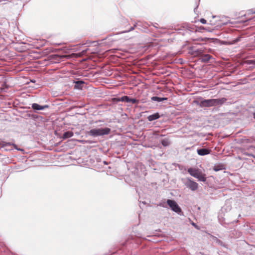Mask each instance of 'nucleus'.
Segmentation results:
<instances>
[{"label": "nucleus", "instance_id": "9b49d317", "mask_svg": "<svg viewBox=\"0 0 255 255\" xmlns=\"http://www.w3.org/2000/svg\"><path fill=\"white\" fill-rule=\"evenodd\" d=\"M212 58V56L209 54L202 55L200 59L203 62H208Z\"/></svg>", "mask_w": 255, "mask_h": 255}, {"label": "nucleus", "instance_id": "1a4fd4ad", "mask_svg": "<svg viewBox=\"0 0 255 255\" xmlns=\"http://www.w3.org/2000/svg\"><path fill=\"white\" fill-rule=\"evenodd\" d=\"M160 118L159 114L158 113H154L152 115H150L147 117V119L149 121L151 122Z\"/></svg>", "mask_w": 255, "mask_h": 255}, {"label": "nucleus", "instance_id": "0eeeda50", "mask_svg": "<svg viewBox=\"0 0 255 255\" xmlns=\"http://www.w3.org/2000/svg\"><path fill=\"white\" fill-rule=\"evenodd\" d=\"M211 150L206 148H201L197 150V153L200 155H205L210 153Z\"/></svg>", "mask_w": 255, "mask_h": 255}, {"label": "nucleus", "instance_id": "412c9836", "mask_svg": "<svg viewBox=\"0 0 255 255\" xmlns=\"http://www.w3.org/2000/svg\"><path fill=\"white\" fill-rule=\"evenodd\" d=\"M193 225L195 227H196V225L194 223H193Z\"/></svg>", "mask_w": 255, "mask_h": 255}, {"label": "nucleus", "instance_id": "6ab92c4d", "mask_svg": "<svg viewBox=\"0 0 255 255\" xmlns=\"http://www.w3.org/2000/svg\"><path fill=\"white\" fill-rule=\"evenodd\" d=\"M133 29H134V27H131L130 28V29L128 31H131V30H133Z\"/></svg>", "mask_w": 255, "mask_h": 255}, {"label": "nucleus", "instance_id": "9d476101", "mask_svg": "<svg viewBox=\"0 0 255 255\" xmlns=\"http://www.w3.org/2000/svg\"><path fill=\"white\" fill-rule=\"evenodd\" d=\"M73 135H74V133L72 131H66L64 133L63 136H62V138L63 139H65L66 138H68L73 136Z\"/></svg>", "mask_w": 255, "mask_h": 255}, {"label": "nucleus", "instance_id": "f257e3e1", "mask_svg": "<svg viewBox=\"0 0 255 255\" xmlns=\"http://www.w3.org/2000/svg\"><path fill=\"white\" fill-rule=\"evenodd\" d=\"M226 101V99L223 98L221 99H212L204 100L199 104V106L201 107H210L216 106L217 105H222Z\"/></svg>", "mask_w": 255, "mask_h": 255}, {"label": "nucleus", "instance_id": "20e7f679", "mask_svg": "<svg viewBox=\"0 0 255 255\" xmlns=\"http://www.w3.org/2000/svg\"><path fill=\"white\" fill-rule=\"evenodd\" d=\"M114 101L116 102H126L127 103H131L132 104H138V101L135 99H131L127 96L122 97L121 98H114Z\"/></svg>", "mask_w": 255, "mask_h": 255}, {"label": "nucleus", "instance_id": "f8f14e48", "mask_svg": "<svg viewBox=\"0 0 255 255\" xmlns=\"http://www.w3.org/2000/svg\"><path fill=\"white\" fill-rule=\"evenodd\" d=\"M151 100L154 101H157V102H162L163 101L167 100V98H160L158 97H151Z\"/></svg>", "mask_w": 255, "mask_h": 255}, {"label": "nucleus", "instance_id": "f03ea898", "mask_svg": "<svg viewBox=\"0 0 255 255\" xmlns=\"http://www.w3.org/2000/svg\"><path fill=\"white\" fill-rule=\"evenodd\" d=\"M111 129L108 128H93L87 131V134L92 136H98L107 135L110 133Z\"/></svg>", "mask_w": 255, "mask_h": 255}, {"label": "nucleus", "instance_id": "39448f33", "mask_svg": "<svg viewBox=\"0 0 255 255\" xmlns=\"http://www.w3.org/2000/svg\"><path fill=\"white\" fill-rule=\"evenodd\" d=\"M167 203L173 211L178 213L181 211V208L175 201L168 199Z\"/></svg>", "mask_w": 255, "mask_h": 255}, {"label": "nucleus", "instance_id": "4468645a", "mask_svg": "<svg viewBox=\"0 0 255 255\" xmlns=\"http://www.w3.org/2000/svg\"><path fill=\"white\" fill-rule=\"evenodd\" d=\"M161 143L164 146H168L170 144V142L167 138L163 139L161 140Z\"/></svg>", "mask_w": 255, "mask_h": 255}, {"label": "nucleus", "instance_id": "6e6552de", "mask_svg": "<svg viewBox=\"0 0 255 255\" xmlns=\"http://www.w3.org/2000/svg\"><path fill=\"white\" fill-rule=\"evenodd\" d=\"M48 106L45 105L44 106H41L37 104L34 103L32 105V108L33 109L35 110H42L46 108H47Z\"/></svg>", "mask_w": 255, "mask_h": 255}, {"label": "nucleus", "instance_id": "7ed1b4c3", "mask_svg": "<svg viewBox=\"0 0 255 255\" xmlns=\"http://www.w3.org/2000/svg\"><path fill=\"white\" fill-rule=\"evenodd\" d=\"M188 172L192 176L197 178L199 181L205 182L206 180V175L198 169L190 168L188 169Z\"/></svg>", "mask_w": 255, "mask_h": 255}, {"label": "nucleus", "instance_id": "aec40b11", "mask_svg": "<svg viewBox=\"0 0 255 255\" xmlns=\"http://www.w3.org/2000/svg\"><path fill=\"white\" fill-rule=\"evenodd\" d=\"M253 117L255 119V112L253 113Z\"/></svg>", "mask_w": 255, "mask_h": 255}, {"label": "nucleus", "instance_id": "423d86ee", "mask_svg": "<svg viewBox=\"0 0 255 255\" xmlns=\"http://www.w3.org/2000/svg\"><path fill=\"white\" fill-rule=\"evenodd\" d=\"M186 185L192 191L197 190L198 186V184L196 182L189 179H188V182L186 183Z\"/></svg>", "mask_w": 255, "mask_h": 255}, {"label": "nucleus", "instance_id": "2eb2a0df", "mask_svg": "<svg viewBox=\"0 0 255 255\" xmlns=\"http://www.w3.org/2000/svg\"><path fill=\"white\" fill-rule=\"evenodd\" d=\"M195 52L197 53V55H201L202 56L203 55V53H204V50L202 49H199L197 50V51H195Z\"/></svg>", "mask_w": 255, "mask_h": 255}, {"label": "nucleus", "instance_id": "ddd939ff", "mask_svg": "<svg viewBox=\"0 0 255 255\" xmlns=\"http://www.w3.org/2000/svg\"><path fill=\"white\" fill-rule=\"evenodd\" d=\"M12 145L15 148H16V145L14 143H11L10 142H6L4 141H2L0 142V146L1 145L2 147H4L6 145Z\"/></svg>", "mask_w": 255, "mask_h": 255}, {"label": "nucleus", "instance_id": "4be33fe9", "mask_svg": "<svg viewBox=\"0 0 255 255\" xmlns=\"http://www.w3.org/2000/svg\"><path fill=\"white\" fill-rule=\"evenodd\" d=\"M253 157L255 158V156H254Z\"/></svg>", "mask_w": 255, "mask_h": 255}, {"label": "nucleus", "instance_id": "f3484780", "mask_svg": "<svg viewBox=\"0 0 255 255\" xmlns=\"http://www.w3.org/2000/svg\"><path fill=\"white\" fill-rule=\"evenodd\" d=\"M200 21L202 23H203V24H205V23H206V22H207L206 20H205V19H204V18H201V19H200Z\"/></svg>", "mask_w": 255, "mask_h": 255}, {"label": "nucleus", "instance_id": "a211bd4d", "mask_svg": "<svg viewBox=\"0 0 255 255\" xmlns=\"http://www.w3.org/2000/svg\"><path fill=\"white\" fill-rule=\"evenodd\" d=\"M214 170L216 171H219L220 170V169L218 168V166H215L214 167Z\"/></svg>", "mask_w": 255, "mask_h": 255}, {"label": "nucleus", "instance_id": "dca6fc26", "mask_svg": "<svg viewBox=\"0 0 255 255\" xmlns=\"http://www.w3.org/2000/svg\"><path fill=\"white\" fill-rule=\"evenodd\" d=\"M86 52H87V50H83L81 52L77 53L75 55H77V57H81V56L84 55V54H85Z\"/></svg>", "mask_w": 255, "mask_h": 255}]
</instances>
